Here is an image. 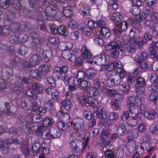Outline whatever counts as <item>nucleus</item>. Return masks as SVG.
Returning a JSON list of instances; mask_svg holds the SVG:
<instances>
[{
    "label": "nucleus",
    "instance_id": "obj_1",
    "mask_svg": "<svg viewBox=\"0 0 158 158\" xmlns=\"http://www.w3.org/2000/svg\"><path fill=\"white\" fill-rule=\"evenodd\" d=\"M110 33L108 28L103 27L101 29V31L96 33L94 39L95 43L99 45H103V36L107 38L110 36Z\"/></svg>",
    "mask_w": 158,
    "mask_h": 158
},
{
    "label": "nucleus",
    "instance_id": "obj_2",
    "mask_svg": "<svg viewBox=\"0 0 158 158\" xmlns=\"http://www.w3.org/2000/svg\"><path fill=\"white\" fill-rule=\"evenodd\" d=\"M103 85V83L100 82L99 79H96L94 81V87H90L88 91V95L96 96L99 95L100 92L99 89H101Z\"/></svg>",
    "mask_w": 158,
    "mask_h": 158
},
{
    "label": "nucleus",
    "instance_id": "obj_3",
    "mask_svg": "<svg viewBox=\"0 0 158 158\" xmlns=\"http://www.w3.org/2000/svg\"><path fill=\"white\" fill-rule=\"evenodd\" d=\"M41 133V137L44 139L55 138L59 137L60 135V132L54 128H52L50 133L48 130L46 129L43 132L42 131Z\"/></svg>",
    "mask_w": 158,
    "mask_h": 158
},
{
    "label": "nucleus",
    "instance_id": "obj_4",
    "mask_svg": "<svg viewBox=\"0 0 158 158\" xmlns=\"http://www.w3.org/2000/svg\"><path fill=\"white\" fill-rule=\"evenodd\" d=\"M109 57V56L103 52L101 53L100 55L95 56L93 58L92 60L96 64L103 66L107 61V57Z\"/></svg>",
    "mask_w": 158,
    "mask_h": 158
},
{
    "label": "nucleus",
    "instance_id": "obj_5",
    "mask_svg": "<svg viewBox=\"0 0 158 158\" xmlns=\"http://www.w3.org/2000/svg\"><path fill=\"white\" fill-rule=\"evenodd\" d=\"M72 124L73 125L74 129L75 131L73 132L75 133L76 132H78L80 130L84 127V123L83 120L79 117H74L72 120Z\"/></svg>",
    "mask_w": 158,
    "mask_h": 158
},
{
    "label": "nucleus",
    "instance_id": "obj_6",
    "mask_svg": "<svg viewBox=\"0 0 158 158\" xmlns=\"http://www.w3.org/2000/svg\"><path fill=\"white\" fill-rule=\"evenodd\" d=\"M30 36H31L33 38L32 44L33 48L36 49L40 48L43 43V39L41 38H39L38 34L34 32H31Z\"/></svg>",
    "mask_w": 158,
    "mask_h": 158
},
{
    "label": "nucleus",
    "instance_id": "obj_7",
    "mask_svg": "<svg viewBox=\"0 0 158 158\" xmlns=\"http://www.w3.org/2000/svg\"><path fill=\"white\" fill-rule=\"evenodd\" d=\"M12 6L15 9L19 10V13L21 15L23 16L29 15V12L26 9H24V8H22L18 0H13Z\"/></svg>",
    "mask_w": 158,
    "mask_h": 158
},
{
    "label": "nucleus",
    "instance_id": "obj_8",
    "mask_svg": "<svg viewBox=\"0 0 158 158\" xmlns=\"http://www.w3.org/2000/svg\"><path fill=\"white\" fill-rule=\"evenodd\" d=\"M110 133L108 131L103 130L100 133V141L102 144L106 145H109L111 141L109 139Z\"/></svg>",
    "mask_w": 158,
    "mask_h": 158
},
{
    "label": "nucleus",
    "instance_id": "obj_9",
    "mask_svg": "<svg viewBox=\"0 0 158 158\" xmlns=\"http://www.w3.org/2000/svg\"><path fill=\"white\" fill-rule=\"evenodd\" d=\"M55 15H52L49 13L42 12L41 13L40 18L39 17V18L37 19V21L41 25L43 24V21L44 20H52Z\"/></svg>",
    "mask_w": 158,
    "mask_h": 158
},
{
    "label": "nucleus",
    "instance_id": "obj_10",
    "mask_svg": "<svg viewBox=\"0 0 158 158\" xmlns=\"http://www.w3.org/2000/svg\"><path fill=\"white\" fill-rule=\"evenodd\" d=\"M27 114V118L30 119L33 123H38L42 120V119L40 115L34 114L31 112L28 113Z\"/></svg>",
    "mask_w": 158,
    "mask_h": 158
},
{
    "label": "nucleus",
    "instance_id": "obj_11",
    "mask_svg": "<svg viewBox=\"0 0 158 158\" xmlns=\"http://www.w3.org/2000/svg\"><path fill=\"white\" fill-rule=\"evenodd\" d=\"M72 44L70 42H67L66 43L62 42L59 44L58 48L60 51H65L66 50H69L72 49Z\"/></svg>",
    "mask_w": 158,
    "mask_h": 158
},
{
    "label": "nucleus",
    "instance_id": "obj_12",
    "mask_svg": "<svg viewBox=\"0 0 158 158\" xmlns=\"http://www.w3.org/2000/svg\"><path fill=\"white\" fill-rule=\"evenodd\" d=\"M31 121L30 119H27L26 122V126L28 129H31L32 128H33L32 130H35L37 132H40L44 130V128L41 127H38L34 125L30 121Z\"/></svg>",
    "mask_w": 158,
    "mask_h": 158
},
{
    "label": "nucleus",
    "instance_id": "obj_13",
    "mask_svg": "<svg viewBox=\"0 0 158 158\" xmlns=\"http://www.w3.org/2000/svg\"><path fill=\"white\" fill-rule=\"evenodd\" d=\"M95 113L97 116L101 119L105 120L107 118V115L106 112L105 111L103 110V107L102 106H99Z\"/></svg>",
    "mask_w": 158,
    "mask_h": 158
},
{
    "label": "nucleus",
    "instance_id": "obj_14",
    "mask_svg": "<svg viewBox=\"0 0 158 158\" xmlns=\"http://www.w3.org/2000/svg\"><path fill=\"white\" fill-rule=\"evenodd\" d=\"M120 41H113L108 44L107 46L109 50L118 49H121L123 48Z\"/></svg>",
    "mask_w": 158,
    "mask_h": 158
},
{
    "label": "nucleus",
    "instance_id": "obj_15",
    "mask_svg": "<svg viewBox=\"0 0 158 158\" xmlns=\"http://www.w3.org/2000/svg\"><path fill=\"white\" fill-rule=\"evenodd\" d=\"M32 110L33 111L35 112L37 114H43L46 111L45 109H44L42 107H39L38 104L34 102L33 103Z\"/></svg>",
    "mask_w": 158,
    "mask_h": 158
},
{
    "label": "nucleus",
    "instance_id": "obj_16",
    "mask_svg": "<svg viewBox=\"0 0 158 158\" xmlns=\"http://www.w3.org/2000/svg\"><path fill=\"white\" fill-rule=\"evenodd\" d=\"M40 60L41 57L40 55L38 54H35L31 57L30 63L33 66H36L40 63Z\"/></svg>",
    "mask_w": 158,
    "mask_h": 158
},
{
    "label": "nucleus",
    "instance_id": "obj_17",
    "mask_svg": "<svg viewBox=\"0 0 158 158\" xmlns=\"http://www.w3.org/2000/svg\"><path fill=\"white\" fill-rule=\"evenodd\" d=\"M89 96V97L87 98V104L93 107H97L98 105V100L93 98V96Z\"/></svg>",
    "mask_w": 158,
    "mask_h": 158
},
{
    "label": "nucleus",
    "instance_id": "obj_18",
    "mask_svg": "<svg viewBox=\"0 0 158 158\" xmlns=\"http://www.w3.org/2000/svg\"><path fill=\"white\" fill-rule=\"evenodd\" d=\"M118 88L120 91L124 94H127L129 90L130 85L128 83H124L119 85Z\"/></svg>",
    "mask_w": 158,
    "mask_h": 158
},
{
    "label": "nucleus",
    "instance_id": "obj_19",
    "mask_svg": "<svg viewBox=\"0 0 158 158\" xmlns=\"http://www.w3.org/2000/svg\"><path fill=\"white\" fill-rule=\"evenodd\" d=\"M21 152L25 156L29 155L30 150L29 149L27 141H25L23 142V143L22 145Z\"/></svg>",
    "mask_w": 158,
    "mask_h": 158
},
{
    "label": "nucleus",
    "instance_id": "obj_20",
    "mask_svg": "<svg viewBox=\"0 0 158 158\" xmlns=\"http://www.w3.org/2000/svg\"><path fill=\"white\" fill-rule=\"evenodd\" d=\"M146 84V81L144 78L142 77H139L135 80V86L137 88H140L145 85Z\"/></svg>",
    "mask_w": 158,
    "mask_h": 158
},
{
    "label": "nucleus",
    "instance_id": "obj_21",
    "mask_svg": "<svg viewBox=\"0 0 158 158\" xmlns=\"http://www.w3.org/2000/svg\"><path fill=\"white\" fill-rule=\"evenodd\" d=\"M82 56L85 59H90L92 57V54L89 50L85 46H84L82 49Z\"/></svg>",
    "mask_w": 158,
    "mask_h": 158
},
{
    "label": "nucleus",
    "instance_id": "obj_22",
    "mask_svg": "<svg viewBox=\"0 0 158 158\" xmlns=\"http://www.w3.org/2000/svg\"><path fill=\"white\" fill-rule=\"evenodd\" d=\"M122 80V78L119 74L114 75L110 80L112 84L113 85L119 84Z\"/></svg>",
    "mask_w": 158,
    "mask_h": 158
},
{
    "label": "nucleus",
    "instance_id": "obj_23",
    "mask_svg": "<svg viewBox=\"0 0 158 158\" xmlns=\"http://www.w3.org/2000/svg\"><path fill=\"white\" fill-rule=\"evenodd\" d=\"M97 73V71L94 69H89L86 72V76L88 79H92L94 78Z\"/></svg>",
    "mask_w": 158,
    "mask_h": 158
},
{
    "label": "nucleus",
    "instance_id": "obj_24",
    "mask_svg": "<svg viewBox=\"0 0 158 158\" xmlns=\"http://www.w3.org/2000/svg\"><path fill=\"white\" fill-rule=\"evenodd\" d=\"M144 116L149 119H153L156 118V112L154 110L145 111L144 113Z\"/></svg>",
    "mask_w": 158,
    "mask_h": 158
},
{
    "label": "nucleus",
    "instance_id": "obj_25",
    "mask_svg": "<svg viewBox=\"0 0 158 158\" xmlns=\"http://www.w3.org/2000/svg\"><path fill=\"white\" fill-rule=\"evenodd\" d=\"M19 141L16 138L13 140L9 139L5 141L4 142V147L6 148H8L10 146V145L12 143L17 144H19Z\"/></svg>",
    "mask_w": 158,
    "mask_h": 158
},
{
    "label": "nucleus",
    "instance_id": "obj_26",
    "mask_svg": "<svg viewBox=\"0 0 158 158\" xmlns=\"http://www.w3.org/2000/svg\"><path fill=\"white\" fill-rule=\"evenodd\" d=\"M61 107L66 110H68L72 107V105L70 100H64L61 103Z\"/></svg>",
    "mask_w": 158,
    "mask_h": 158
},
{
    "label": "nucleus",
    "instance_id": "obj_27",
    "mask_svg": "<svg viewBox=\"0 0 158 158\" xmlns=\"http://www.w3.org/2000/svg\"><path fill=\"white\" fill-rule=\"evenodd\" d=\"M52 56V52L49 51H44L42 53L43 58L45 62H48L50 60Z\"/></svg>",
    "mask_w": 158,
    "mask_h": 158
},
{
    "label": "nucleus",
    "instance_id": "obj_28",
    "mask_svg": "<svg viewBox=\"0 0 158 158\" xmlns=\"http://www.w3.org/2000/svg\"><path fill=\"white\" fill-rule=\"evenodd\" d=\"M122 18V16L118 12H115L113 14L112 18L114 23H117L120 22Z\"/></svg>",
    "mask_w": 158,
    "mask_h": 158
},
{
    "label": "nucleus",
    "instance_id": "obj_29",
    "mask_svg": "<svg viewBox=\"0 0 158 158\" xmlns=\"http://www.w3.org/2000/svg\"><path fill=\"white\" fill-rule=\"evenodd\" d=\"M32 87L33 90L35 91L38 94L41 93L44 89L42 86L38 83L33 84Z\"/></svg>",
    "mask_w": 158,
    "mask_h": 158
},
{
    "label": "nucleus",
    "instance_id": "obj_30",
    "mask_svg": "<svg viewBox=\"0 0 158 158\" xmlns=\"http://www.w3.org/2000/svg\"><path fill=\"white\" fill-rule=\"evenodd\" d=\"M102 151L105 157L107 158H114V156L112 152L108 149L106 147L103 148Z\"/></svg>",
    "mask_w": 158,
    "mask_h": 158
},
{
    "label": "nucleus",
    "instance_id": "obj_31",
    "mask_svg": "<svg viewBox=\"0 0 158 158\" xmlns=\"http://www.w3.org/2000/svg\"><path fill=\"white\" fill-rule=\"evenodd\" d=\"M116 69L113 62L110 63L107 65L104 64L102 66L101 71L107 70L109 71H112Z\"/></svg>",
    "mask_w": 158,
    "mask_h": 158
},
{
    "label": "nucleus",
    "instance_id": "obj_32",
    "mask_svg": "<svg viewBox=\"0 0 158 158\" xmlns=\"http://www.w3.org/2000/svg\"><path fill=\"white\" fill-rule=\"evenodd\" d=\"M149 51L151 54V57L155 59H157L158 56L157 52L153 45H150L149 49Z\"/></svg>",
    "mask_w": 158,
    "mask_h": 158
},
{
    "label": "nucleus",
    "instance_id": "obj_33",
    "mask_svg": "<svg viewBox=\"0 0 158 158\" xmlns=\"http://www.w3.org/2000/svg\"><path fill=\"white\" fill-rule=\"evenodd\" d=\"M78 11L81 14L85 16L86 14L89 13V8L86 6H82L79 9Z\"/></svg>",
    "mask_w": 158,
    "mask_h": 158
},
{
    "label": "nucleus",
    "instance_id": "obj_34",
    "mask_svg": "<svg viewBox=\"0 0 158 158\" xmlns=\"http://www.w3.org/2000/svg\"><path fill=\"white\" fill-rule=\"evenodd\" d=\"M0 31L2 35H8L10 33L9 26L8 25H5L3 27L0 26Z\"/></svg>",
    "mask_w": 158,
    "mask_h": 158
},
{
    "label": "nucleus",
    "instance_id": "obj_35",
    "mask_svg": "<svg viewBox=\"0 0 158 158\" xmlns=\"http://www.w3.org/2000/svg\"><path fill=\"white\" fill-rule=\"evenodd\" d=\"M138 108L137 106L135 105L134 106L131 107L129 111L131 114H134L135 116V117L137 118H140V115H139V112H138Z\"/></svg>",
    "mask_w": 158,
    "mask_h": 158
},
{
    "label": "nucleus",
    "instance_id": "obj_36",
    "mask_svg": "<svg viewBox=\"0 0 158 158\" xmlns=\"http://www.w3.org/2000/svg\"><path fill=\"white\" fill-rule=\"evenodd\" d=\"M142 144L143 148H145L146 151L148 152H150L156 148L155 147L150 146L149 143L147 141L143 142Z\"/></svg>",
    "mask_w": 158,
    "mask_h": 158
},
{
    "label": "nucleus",
    "instance_id": "obj_37",
    "mask_svg": "<svg viewBox=\"0 0 158 158\" xmlns=\"http://www.w3.org/2000/svg\"><path fill=\"white\" fill-rule=\"evenodd\" d=\"M79 141L77 139H74L70 143L69 147L71 149L74 151L76 150L78 148Z\"/></svg>",
    "mask_w": 158,
    "mask_h": 158
},
{
    "label": "nucleus",
    "instance_id": "obj_38",
    "mask_svg": "<svg viewBox=\"0 0 158 158\" xmlns=\"http://www.w3.org/2000/svg\"><path fill=\"white\" fill-rule=\"evenodd\" d=\"M41 73L38 69L31 70L29 72V75L33 78H37L40 77Z\"/></svg>",
    "mask_w": 158,
    "mask_h": 158
},
{
    "label": "nucleus",
    "instance_id": "obj_39",
    "mask_svg": "<svg viewBox=\"0 0 158 158\" xmlns=\"http://www.w3.org/2000/svg\"><path fill=\"white\" fill-rule=\"evenodd\" d=\"M40 144L39 143H34L31 148L32 152L35 153H38L40 151Z\"/></svg>",
    "mask_w": 158,
    "mask_h": 158
},
{
    "label": "nucleus",
    "instance_id": "obj_40",
    "mask_svg": "<svg viewBox=\"0 0 158 158\" xmlns=\"http://www.w3.org/2000/svg\"><path fill=\"white\" fill-rule=\"evenodd\" d=\"M99 130L98 128H94L91 130L89 132L90 137L94 138L98 135L99 133Z\"/></svg>",
    "mask_w": 158,
    "mask_h": 158
},
{
    "label": "nucleus",
    "instance_id": "obj_41",
    "mask_svg": "<svg viewBox=\"0 0 158 158\" xmlns=\"http://www.w3.org/2000/svg\"><path fill=\"white\" fill-rule=\"evenodd\" d=\"M44 106L46 109L49 110L52 108L53 106V101L52 99H46L44 101Z\"/></svg>",
    "mask_w": 158,
    "mask_h": 158
},
{
    "label": "nucleus",
    "instance_id": "obj_42",
    "mask_svg": "<svg viewBox=\"0 0 158 158\" xmlns=\"http://www.w3.org/2000/svg\"><path fill=\"white\" fill-rule=\"evenodd\" d=\"M41 150L43 154L48 155L49 154V148L47 147V144L45 143H42L41 146Z\"/></svg>",
    "mask_w": 158,
    "mask_h": 158
},
{
    "label": "nucleus",
    "instance_id": "obj_43",
    "mask_svg": "<svg viewBox=\"0 0 158 158\" xmlns=\"http://www.w3.org/2000/svg\"><path fill=\"white\" fill-rule=\"evenodd\" d=\"M128 23L126 21H123L118 25V27H119L122 31H125L127 29L128 27Z\"/></svg>",
    "mask_w": 158,
    "mask_h": 158
},
{
    "label": "nucleus",
    "instance_id": "obj_44",
    "mask_svg": "<svg viewBox=\"0 0 158 158\" xmlns=\"http://www.w3.org/2000/svg\"><path fill=\"white\" fill-rule=\"evenodd\" d=\"M53 119L50 117H46L44 118L43 121V124L46 127L50 126L53 123Z\"/></svg>",
    "mask_w": 158,
    "mask_h": 158
},
{
    "label": "nucleus",
    "instance_id": "obj_45",
    "mask_svg": "<svg viewBox=\"0 0 158 158\" xmlns=\"http://www.w3.org/2000/svg\"><path fill=\"white\" fill-rule=\"evenodd\" d=\"M130 11L135 17L140 13V10L138 7L132 6L130 9Z\"/></svg>",
    "mask_w": 158,
    "mask_h": 158
},
{
    "label": "nucleus",
    "instance_id": "obj_46",
    "mask_svg": "<svg viewBox=\"0 0 158 158\" xmlns=\"http://www.w3.org/2000/svg\"><path fill=\"white\" fill-rule=\"evenodd\" d=\"M149 131L152 133L156 134L158 132V123H155L152 124L150 127Z\"/></svg>",
    "mask_w": 158,
    "mask_h": 158
},
{
    "label": "nucleus",
    "instance_id": "obj_47",
    "mask_svg": "<svg viewBox=\"0 0 158 158\" xmlns=\"http://www.w3.org/2000/svg\"><path fill=\"white\" fill-rule=\"evenodd\" d=\"M63 13L65 16L69 17L72 14L71 7L70 6H68L63 8Z\"/></svg>",
    "mask_w": 158,
    "mask_h": 158
},
{
    "label": "nucleus",
    "instance_id": "obj_48",
    "mask_svg": "<svg viewBox=\"0 0 158 158\" xmlns=\"http://www.w3.org/2000/svg\"><path fill=\"white\" fill-rule=\"evenodd\" d=\"M122 47L126 49L127 51L129 53H133L136 51L134 47L129 46L128 44H124L122 45Z\"/></svg>",
    "mask_w": 158,
    "mask_h": 158
},
{
    "label": "nucleus",
    "instance_id": "obj_49",
    "mask_svg": "<svg viewBox=\"0 0 158 158\" xmlns=\"http://www.w3.org/2000/svg\"><path fill=\"white\" fill-rule=\"evenodd\" d=\"M135 98L133 97H130L127 98V106L131 107L135 105Z\"/></svg>",
    "mask_w": 158,
    "mask_h": 158
},
{
    "label": "nucleus",
    "instance_id": "obj_50",
    "mask_svg": "<svg viewBox=\"0 0 158 158\" xmlns=\"http://www.w3.org/2000/svg\"><path fill=\"white\" fill-rule=\"evenodd\" d=\"M86 77L85 73L83 71L81 70L78 71L75 77L79 79V80L81 81L82 79L85 78Z\"/></svg>",
    "mask_w": 158,
    "mask_h": 158
},
{
    "label": "nucleus",
    "instance_id": "obj_51",
    "mask_svg": "<svg viewBox=\"0 0 158 158\" xmlns=\"http://www.w3.org/2000/svg\"><path fill=\"white\" fill-rule=\"evenodd\" d=\"M28 50L27 47L25 45H22L19 49V54L22 56H25L27 53Z\"/></svg>",
    "mask_w": 158,
    "mask_h": 158
},
{
    "label": "nucleus",
    "instance_id": "obj_52",
    "mask_svg": "<svg viewBox=\"0 0 158 158\" xmlns=\"http://www.w3.org/2000/svg\"><path fill=\"white\" fill-rule=\"evenodd\" d=\"M41 74L45 73L47 72L49 69V66L47 64L42 65L38 68Z\"/></svg>",
    "mask_w": 158,
    "mask_h": 158
},
{
    "label": "nucleus",
    "instance_id": "obj_53",
    "mask_svg": "<svg viewBox=\"0 0 158 158\" xmlns=\"http://www.w3.org/2000/svg\"><path fill=\"white\" fill-rule=\"evenodd\" d=\"M84 26L81 28L83 34L86 36L90 35L91 33V29L87 27L86 26L83 25Z\"/></svg>",
    "mask_w": 158,
    "mask_h": 158
},
{
    "label": "nucleus",
    "instance_id": "obj_54",
    "mask_svg": "<svg viewBox=\"0 0 158 158\" xmlns=\"http://www.w3.org/2000/svg\"><path fill=\"white\" fill-rule=\"evenodd\" d=\"M53 73L54 74L56 75L58 78L60 77L62 75H63L64 73L61 70V68L59 67H56L54 68Z\"/></svg>",
    "mask_w": 158,
    "mask_h": 158
},
{
    "label": "nucleus",
    "instance_id": "obj_55",
    "mask_svg": "<svg viewBox=\"0 0 158 158\" xmlns=\"http://www.w3.org/2000/svg\"><path fill=\"white\" fill-rule=\"evenodd\" d=\"M113 62L115 68H116V72H120V71L121 70V68L123 67L121 62L118 60H117Z\"/></svg>",
    "mask_w": 158,
    "mask_h": 158
},
{
    "label": "nucleus",
    "instance_id": "obj_56",
    "mask_svg": "<svg viewBox=\"0 0 158 158\" xmlns=\"http://www.w3.org/2000/svg\"><path fill=\"white\" fill-rule=\"evenodd\" d=\"M79 86L81 89L83 90L89 87L88 82L85 80L80 81Z\"/></svg>",
    "mask_w": 158,
    "mask_h": 158
},
{
    "label": "nucleus",
    "instance_id": "obj_57",
    "mask_svg": "<svg viewBox=\"0 0 158 158\" xmlns=\"http://www.w3.org/2000/svg\"><path fill=\"white\" fill-rule=\"evenodd\" d=\"M25 94L29 97H31L32 99L36 97V94L34 90L31 89H28L25 92Z\"/></svg>",
    "mask_w": 158,
    "mask_h": 158
},
{
    "label": "nucleus",
    "instance_id": "obj_58",
    "mask_svg": "<svg viewBox=\"0 0 158 158\" xmlns=\"http://www.w3.org/2000/svg\"><path fill=\"white\" fill-rule=\"evenodd\" d=\"M62 55L64 59L72 61L71 59L72 58V55L70 51H68L64 52Z\"/></svg>",
    "mask_w": 158,
    "mask_h": 158
},
{
    "label": "nucleus",
    "instance_id": "obj_59",
    "mask_svg": "<svg viewBox=\"0 0 158 158\" xmlns=\"http://www.w3.org/2000/svg\"><path fill=\"white\" fill-rule=\"evenodd\" d=\"M109 118L112 121H115L118 118V114L117 113L115 112H111L109 115Z\"/></svg>",
    "mask_w": 158,
    "mask_h": 158
},
{
    "label": "nucleus",
    "instance_id": "obj_60",
    "mask_svg": "<svg viewBox=\"0 0 158 158\" xmlns=\"http://www.w3.org/2000/svg\"><path fill=\"white\" fill-rule=\"evenodd\" d=\"M57 126L59 130L64 131L67 128V125L62 121H60L57 123Z\"/></svg>",
    "mask_w": 158,
    "mask_h": 158
},
{
    "label": "nucleus",
    "instance_id": "obj_61",
    "mask_svg": "<svg viewBox=\"0 0 158 158\" xmlns=\"http://www.w3.org/2000/svg\"><path fill=\"white\" fill-rule=\"evenodd\" d=\"M136 96L138 98L143 99L145 96V91L144 89H140L137 90L136 92Z\"/></svg>",
    "mask_w": 158,
    "mask_h": 158
},
{
    "label": "nucleus",
    "instance_id": "obj_62",
    "mask_svg": "<svg viewBox=\"0 0 158 158\" xmlns=\"http://www.w3.org/2000/svg\"><path fill=\"white\" fill-rule=\"evenodd\" d=\"M158 98V94L156 93H153L151 94L149 96V99L153 103H155Z\"/></svg>",
    "mask_w": 158,
    "mask_h": 158
},
{
    "label": "nucleus",
    "instance_id": "obj_63",
    "mask_svg": "<svg viewBox=\"0 0 158 158\" xmlns=\"http://www.w3.org/2000/svg\"><path fill=\"white\" fill-rule=\"evenodd\" d=\"M15 18V14L11 11H8L6 14L5 19L7 20L11 21Z\"/></svg>",
    "mask_w": 158,
    "mask_h": 158
},
{
    "label": "nucleus",
    "instance_id": "obj_64",
    "mask_svg": "<svg viewBox=\"0 0 158 158\" xmlns=\"http://www.w3.org/2000/svg\"><path fill=\"white\" fill-rule=\"evenodd\" d=\"M137 122V120L135 117L131 118L127 122L128 124L131 126H134L136 125Z\"/></svg>",
    "mask_w": 158,
    "mask_h": 158
}]
</instances>
